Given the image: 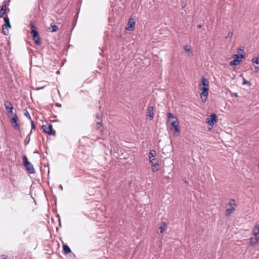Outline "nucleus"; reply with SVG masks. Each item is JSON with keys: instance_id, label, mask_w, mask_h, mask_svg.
Segmentation results:
<instances>
[{"instance_id": "obj_16", "label": "nucleus", "mask_w": 259, "mask_h": 259, "mask_svg": "<svg viewBox=\"0 0 259 259\" xmlns=\"http://www.w3.org/2000/svg\"><path fill=\"white\" fill-rule=\"evenodd\" d=\"M166 225L165 223H163L162 225L158 228L157 231V233L158 234H161L163 233L164 231Z\"/></svg>"}, {"instance_id": "obj_22", "label": "nucleus", "mask_w": 259, "mask_h": 259, "mask_svg": "<svg viewBox=\"0 0 259 259\" xmlns=\"http://www.w3.org/2000/svg\"><path fill=\"white\" fill-rule=\"evenodd\" d=\"M251 62L253 64H259V55L252 58Z\"/></svg>"}, {"instance_id": "obj_40", "label": "nucleus", "mask_w": 259, "mask_h": 259, "mask_svg": "<svg viewBox=\"0 0 259 259\" xmlns=\"http://www.w3.org/2000/svg\"><path fill=\"white\" fill-rule=\"evenodd\" d=\"M58 106H61V105H60H60H59V104H58Z\"/></svg>"}, {"instance_id": "obj_29", "label": "nucleus", "mask_w": 259, "mask_h": 259, "mask_svg": "<svg viewBox=\"0 0 259 259\" xmlns=\"http://www.w3.org/2000/svg\"><path fill=\"white\" fill-rule=\"evenodd\" d=\"M7 5V2L6 1L3 2L2 8H4L5 9H6Z\"/></svg>"}, {"instance_id": "obj_14", "label": "nucleus", "mask_w": 259, "mask_h": 259, "mask_svg": "<svg viewBox=\"0 0 259 259\" xmlns=\"http://www.w3.org/2000/svg\"><path fill=\"white\" fill-rule=\"evenodd\" d=\"M153 107L149 106L148 109V114L147 116L150 120H152L153 118Z\"/></svg>"}, {"instance_id": "obj_3", "label": "nucleus", "mask_w": 259, "mask_h": 259, "mask_svg": "<svg viewBox=\"0 0 259 259\" xmlns=\"http://www.w3.org/2000/svg\"><path fill=\"white\" fill-rule=\"evenodd\" d=\"M236 206L235 200L232 199L230 200L229 202L226 205L227 208L226 209V215H229L235 210V207Z\"/></svg>"}, {"instance_id": "obj_17", "label": "nucleus", "mask_w": 259, "mask_h": 259, "mask_svg": "<svg viewBox=\"0 0 259 259\" xmlns=\"http://www.w3.org/2000/svg\"><path fill=\"white\" fill-rule=\"evenodd\" d=\"M167 116L168 119L169 121H172V119H174V120H178L177 117L175 116L173 114L169 112L167 114Z\"/></svg>"}, {"instance_id": "obj_33", "label": "nucleus", "mask_w": 259, "mask_h": 259, "mask_svg": "<svg viewBox=\"0 0 259 259\" xmlns=\"http://www.w3.org/2000/svg\"><path fill=\"white\" fill-rule=\"evenodd\" d=\"M30 26L31 27V29H35V27L34 26V25H33V23L32 22H31L30 24Z\"/></svg>"}, {"instance_id": "obj_24", "label": "nucleus", "mask_w": 259, "mask_h": 259, "mask_svg": "<svg viewBox=\"0 0 259 259\" xmlns=\"http://www.w3.org/2000/svg\"><path fill=\"white\" fill-rule=\"evenodd\" d=\"M51 26L52 28V30H51L52 32H54L57 31L58 28L55 24L54 23H51Z\"/></svg>"}, {"instance_id": "obj_26", "label": "nucleus", "mask_w": 259, "mask_h": 259, "mask_svg": "<svg viewBox=\"0 0 259 259\" xmlns=\"http://www.w3.org/2000/svg\"><path fill=\"white\" fill-rule=\"evenodd\" d=\"M6 12V9H5L4 8H2L0 10V18H2L4 16V15Z\"/></svg>"}, {"instance_id": "obj_19", "label": "nucleus", "mask_w": 259, "mask_h": 259, "mask_svg": "<svg viewBox=\"0 0 259 259\" xmlns=\"http://www.w3.org/2000/svg\"><path fill=\"white\" fill-rule=\"evenodd\" d=\"M156 155V152L154 150H151L149 153V159L154 158Z\"/></svg>"}, {"instance_id": "obj_20", "label": "nucleus", "mask_w": 259, "mask_h": 259, "mask_svg": "<svg viewBox=\"0 0 259 259\" xmlns=\"http://www.w3.org/2000/svg\"><path fill=\"white\" fill-rule=\"evenodd\" d=\"M149 162L151 164V165L159 164L158 160L155 158L149 159Z\"/></svg>"}, {"instance_id": "obj_32", "label": "nucleus", "mask_w": 259, "mask_h": 259, "mask_svg": "<svg viewBox=\"0 0 259 259\" xmlns=\"http://www.w3.org/2000/svg\"><path fill=\"white\" fill-rule=\"evenodd\" d=\"M26 144H27L29 142V138H28V137H27L24 141Z\"/></svg>"}, {"instance_id": "obj_28", "label": "nucleus", "mask_w": 259, "mask_h": 259, "mask_svg": "<svg viewBox=\"0 0 259 259\" xmlns=\"http://www.w3.org/2000/svg\"><path fill=\"white\" fill-rule=\"evenodd\" d=\"M24 115L30 121L31 120H32L30 114L28 111H26V112L24 113Z\"/></svg>"}, {"instance_id": "obj_18", "label": "nucleus", "mask_w": 259, "mask_h": 259, "mask_svg": "<svg viewBox=\"0 0 259 259\" xmlns=\"http://www.w3.org/2000/svg\"><path fill=\"white\" fill-rule=\"evenodd\" d=\"M63 251L65 254L69 253L71 252L70 247L66 244H64L63 246Z\"/></svg>"}, {"instance_id": "obj_30", "label": "nucleus", "mask_w": 259, "mask_h": 259, "mask_svg": "<svg viewBox=\"0 0 259 259\" xmlns=\"http://www.w3.org/2000/svg\"><path fill=\"white\" fill-rule=\"evenodd\" d=\"M30 122H31V129L32 130L35 129V125L34 122L32 120H31Z\"/></svg>"}, {"instance_id": "obj_38", "label": "nucleus", "mask_w": 259, "mask_h": 259, "mask_svg": "<svg viewBox=\"0 0 259 259\" xmlns=\"http://www.w3.org/2000/svg\"><path fill=\"white\" fill-rule=\"evenodd\" d=\"M201 27H202V25H201V24H199V25H198V27L199 28H201Z\"/></svg>"}, {"instance_id": "obj_10", "label": "nucleus", "mask_w": 259, "mask_h": 259, "mask_svg": "<svg viewBox=\"0 0 259 259\" xmlns=\"http://www.w3.org/2000/svg\"><path fill=\"white\" fill-rule=\"evenodd\" d=\"M4 105L6 109V110L9 113L11 114H13V106L12 103L9 101H5L4 102Z\"/></svg>"}, {"instance_id": "obj_39", "label": "nucleus", "mask_w": 259, "mask_h": 259, "mask_svg": "<svg viewBox=\"0 0 259 259\" xmlns=\"http://www.w3.org/2000/svg\"><path fill=\"white\" fill-rule=\"evenodd\" d=\"M235 95L237 97V93L235 94Z\"/></svg>"}, {"instance_id": "obj_21", "label": "nucleus", "mask_w": 259, "mask_h": 259, "mask_svg": "<svg viewBox=\"0 0 259 259\" xmlns=\"http://www.w3.org/2000/svg\"><path fill=\"white\" fill-rule=\"evenodd\" d=\"M31 34L33 38H36L37 36H39L38 32L34 29H31Z\"/></svg>"}, {"instance_id": "obj_35", "label": "nucleus", "mask_w": 259, "mask_h": 259, "mask_svg": "<svg viewBox=\"0 0 259 259\" xmlns=\"http://www.w3.org/2000/svg\"><path fill=\"white\" fill-rule=\"evenodd\" d=\"M255 70L256 71V72H257L258 71H259V66H255Z\"/></svg>"}, {"instance_id": "obj_25", "label": "nucleus", "mask_w": 259, "mask_h": 259, "mask_svg": "<svg viewBox=\"0 0 259 259\" xmlns=\"http://www.w3.org/2000/svg\"><path fill=\"white\" fill-rule=\"evenodd\" d=\"M33 38L34 39V41L37 45H40L41 42H40V37L39 36H37V37H36V38Z\"/></svg>"}, {"instance_id": "obj_9", "label": "nucleus", "mask_w": 259, "mask_h": 259, "mask_svg": "<svg viewBox=\"0 0 259 259\" xmlns=\"http://www.w3.org/2000/svg\"><path fill=\"white\" fill-rule=\"evenodd\" d=\"M18 120V117L16 114H13V117L11 118V122L13 125V127L17 130H19L20 128V125L17 123Z\"/></svg>"}, {"instance_id": "obj_23", "label": "nucleus", "mask_w": 259, "mask_h": 259, "mask_svg": "<svg viewBox=\"0 0 259 259\" xmlns=\"http://www.w3.org/2000/svg\"><path fill=\"white\" fill-rule=\"evenodd\" d=\"M151 169L153 172H156L159 169V164L151 165Z\"/></svg>"}, {"instance_id": "obj_27", "label": "nucleus", "mask_w": 259, "mask_h": 259, "mask_svg": "<svg viewBox=\"0 0 259 259\" xmlns=\"http://www.w3.org/2000/svg\"><path fill=\"white\" fill-rule=\"evenodd\" d=\"M233 31H230L228 32L227 35L226 36L225 38L226 39L229 38H231L233 36Z\"/></svg>"}, {"instance_id": "obj_1", "label": "nucleus", "mask_w": 259, "mask_h": 259, "mask_svg": "<svg viewBox=\"0 0 259 259\" xmlns=\"http://www.w3.org/2000/svg\"><path fill=\"white\" fill-rule=\"evenodd\" d=\"M253 236L250 238L251 246H254L259 240V225L254 226L252 231Z\"/></svg>"}, {"instance_id": "obj_11", "label": "nucleus", "mask_w": 259, "mask_h": 259, "mask_svg": "<svg viewBox=\"0 0 259 259\" xmlns=\"http://www.w3.org/2000/svg\"><path fill=\"white\" fill-rule=\"evenodd\" d=\"M183 49L185 51L186 53H187V55L189 57H191L193 56V53L191 51V46L186 45L184 46Z\"/></svg>"}, {"instance_id": "obj_36", "label": "nucleus", "mask_w": 259, "mask_h": 259, "mask_svg": "<svg viewBox=\"0 0 259 259\" xmlns=\"http://www.w3.org/2000/svg\"><path fill=\"white\" fill-rule=\"evenodd\" d=\"M96 118L98 119L100 118V114H96Z\"/></svg>"}, {"instance_id": "obj_12", "label": "nucleus", "mask_w": 259, "mask_h": 259, "mask_svg": "<svg viewBox=\"0 0 259 259\" xmlns=\"http://www.w3.org/2000/svg\"><path fill=\"white\" fill-rule=\"evenodd\" d=\"M171 125L175 128V132L179 133L180 132L178 120L172 121Z\"/></svg>"}, {"instance_id": "obj_4", "label": "nucleus", "mask_w": 259, "mask_h": 259, "mask_svg": "<svg viewBox=\"0 0 259 259\" xmlns=\"http://www.w3.org/2000/svg\"><path fill=\"white\" fill-rule=\"evenodd\" d=\"M244 57L242 54L240 55V57L238 55L235 54L233 55V60L229 62V65L231 66H235L239 64L242 62V59Z\"/></svg>"}, {"instance_id": "obj_8", "label": "nucleus", "mask_w": 259, "mask_h": 259, "mask_svg": "<svg viewBox=\"0 0 259 259\" xmlns=\"http://www.w3.org/2000/svg\"><path fill=\"white\" fill-rule=\"evenodd\" d=\"M42 128L44 132L47 133L49 135H55V131H53L52 129V125H43Z\"/></svg>"}, {"instance_id": "obj_5", "label": "nucleus", "mask_w": 259, "mask_h": 259, "mask_svg": "<svg viewBox=\"0 0 259 259\" xmlns=\"http://www.w3.org/2000/svg\"><path fill=\"white\" fill-rule=\"evenodd\" d=\"M4 20L5 21V24H3L2 26L3 33L7 35L9 33V29L11 28V26L10 23L9 18L8 17H5L4 18Z\"/></svg>"}, {"instance_id": "obj_7", "label": "nucleus", "mask_w": 259, "mask_h": 259, "mask_svg": "<svg viewBox=\"0 0 259 259\" xmlns=\"http://www.w3.org/2000/svg\"><path fill=\"white\" fill-rule=\"evenodd\" d=\"M208 88L206 87H202L201 88V91H202L200 96L203 102H206L207 100V98L208 95Z\"/></svg>"}, {"instance_id": "obj_37", "label": "nucleus", "mask_w": 259, "mask_h": 259, "mask_svg": "<svg viewBox=\"0 0 259 259\" xmlns=\"http://www.w3.org/2000/svg\"><path fill=\"white\" fill-rule=\"evenodd\" d=\"M59 187L61 190H63V186L61 185H59Z\"/></svg>"}, {"instance_id": "obj_13", "label": "nucleus", "mask_w": 259, "mask_h": 259, "mask_svg": "<svg viewBox=\"0 0 259 259\" xmlns=\"http://www.w3.org/2000/svg\"><path fill=\"white\" fill-rule=\"evenodd\" d=\"M135 25V22L134 21V19L130 18L129 21L128 22V27H127V29L130 31H132L134 29V26Z\"/></svg>"}, {"instance_id": "obj_15", "label": "nucleus", "mask_w": 259, "mask_h": 259, "mask_svg": "<svg viewBox=\"0 0 259 259\" xmlns=\"http://www.w3.org/2000/svg\"><path fill=\"white\" fill-rule=\"evenodd\" d=\"M201 84L203 85V87L208 88L209 82H208V80L204 77H203L201 78Z\"/></svg>"}, {"instance_id": "obj_34", "label": "nucleus", "mask_w": 259, "mask_h": 259, "mask_svg": "<svg viewBox=\"0 0 259 259\" xmlns=\"http://www.w3.org/2000/svg\"><path fill=\"white\" fill-rule=\"evenodd\" d=\"M97 124L98 126V128H99L101 126V123L100 122H97Z\"/></svg>"}, {"instance_id": "obj_6", "label": "nucleus", "mask_w": 259, "mask_h": 259, "mask_svg": "<svg viewBox=\"0 0 259 259\" xmlns=\"http://www.w3.org/2000/svg\"><path fill=\"white\" fill-rule=\"evenodd\" d=\"M218 121L217 116L215 114L213 113L210 115V117L206 119V123L211 127L215 123Z\"/></svg>"}, {"instance_id": "obj_2", "label": "nucleus", "mask_w": 259, "mask_h": 259, "mask_svg": "<svg viewBox=\"0 0 259 259\" xmlns=\"http://www.w3.org/2000/svg\"><path fill=\"white\" fill-rule=\"evenodd\" d=\"M23 165L25 167L26 170L31 174H34L35 172V169L33 167V165L28 161L26 156L24 155L22 157Z\"/></svg>"}, {"instance_id": "obj_41", "label": "nucleus", "mask_w": 259, "mask_h": 259, "mask_svg": "<svg viewBox=\"0 0 259 259\" xmlns=\"http://www.w3.org/2000/svg\"><path fill=\"white\" fill-rule=\"evenodd\" d=\"M58 106H61V105H60H60H59V104H58Z\"/></svg>"}, {"instance_id": "obj_31", "label": "nucleus", "mask_w": 259, "mask_h": 259, "mask_svg": "<svg viewBox=\"0 0 259 259\" xmlns=\"http://www.w3.org/2000/svg\"><path fill=\"white\" fill-rule=\"evenodd\" d=\"M242 83L243 84H250V83L248 81H247V80H246V79L244 78H243Z\"/></svg>"}]
</instances>
